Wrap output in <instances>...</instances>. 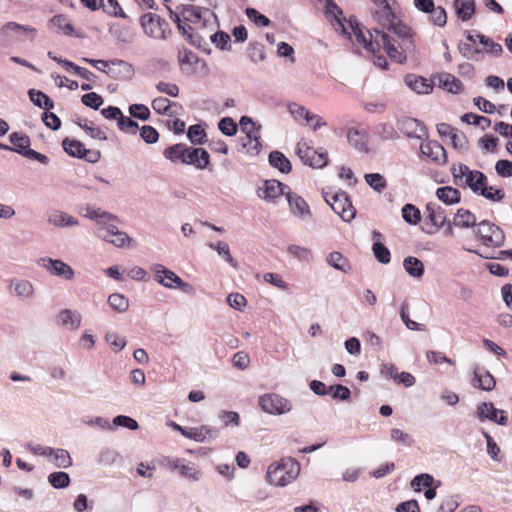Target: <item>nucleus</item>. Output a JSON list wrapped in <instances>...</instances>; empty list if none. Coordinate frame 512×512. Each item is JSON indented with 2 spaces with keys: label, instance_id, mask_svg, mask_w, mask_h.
Returning a JSON list of instances; mask_svg holds the SVG:
<instances>
[{
  "label": "nucleus",
  "instance_id": "obj_31",
  "mask_svg": "<svg viewBox=\"0 0 512 512\" xmlns=\"http://www.w3.org/2000/svg\"><path fill=\"white\" fill-rule=\"evenodd\" d=\"M82 215L87 219L95 221L96 227L100 224H104V220L106 219H116L114 214L92 205H86L82 208Z\"/></svg>",
  "mask_w": 512,
  "mask_h": 512
},
{
  "label": "nucleus",
  "instance_id": "obj_27",
  "mask_svg": "<svg viewBox=\"0 0 512 512\" xmlns=\"http://www.w3.org/2000/svg\"><path fill=\"white\" fill-rule=\"evenodd\" d=\"M353 34L357 43L361 44L367 51L375 54L377 52L376 43H375V30L373 32L368 31L367 35L362 31V29L356 25L352 26Z\"/></svg>",
  "mask_w": 512,
  "mask_h": 512
},
{
  "label": "nucleus",
  "instance_id": "obj_35",
  "mask_svg": "<svg viewBox=\"0 0 512 512\" xmlns=\"http://www.w3.org/2000/svg\"><path fill=\"white\" fill-rule=\"evenodd\" d=\"M326 262L329 266L343 273H349L351 270L349 261L338 251L330 252L326 256Z\"/></svg>",
  "mask_w": 512,
  "mask_h": 512
},
{
  "label": "nucleus",
  "instance_id": "obj_36",
  "mask_svg": "<svg viewBox=\"0 0 512 512\" xmlns=\"http://www.w3.org/2000/svg\"><path fill=\"white\" fill-rule=\"evenodd\" d=\"M403 266L407 274L413 278H421L425 271L423 262L413 256L406 257Z\"/></svg>",
  "mask_w": 512,
  "mask_h": 512
},
{
  "label": "nucleus",
  "instance_id": "obj_63",
  "mask_svg": "<svg viewBox=\"0 0 512 512\" xmlns=\"http://www.w3.org/2000/svg\"><path fill=\"white\" fill-rule=\"evenodd\" d=\"M435 483V480L432 475L427 473H422L414 477L411 482V486L415 491H420L421 487H431Z\"/></svg>",
  "mask_w": 512,
  "mask_h": 512
},
{
  "label": "nucleus",
  "instance_id": "obj_32",
  "mask_svg": "<svg viewBox=\"0 0 512 512\" xmlns=\"http://www.w3.org/2000/svg\"><path fill=\"white\" fill-rule=\"evenodd\" d=\"M426 212L432 223V225L439 229L444 227L447 221V215L444 208L436 203H428L426 206Z\"/></svg>",
  "mask_w": 512,
  "mask_h": 512
},
{
  "label": "nucleus",
  "instance_id": "obj_8",
  "mask_svg": "<svg viewBox=\"0 0 512 512\" xmlns=\"http://www.w3.org/2000/svg\"><path fill=\"white\" fill-rule=\"evenodd\" d=\"M170 426L174 430L180 432V434L182 436H184L185 438H188V439L194 440L196 442H200V443L209 442V441L215 439L218 435V430L215 427H211V426H207V425H202L199 427L185 428L175 422H171Z\"/></svg>",
  "mask_w": 512,
  "mask_h": 512
},
{
  "label": "nucleus",
  "instance_id": "obj_48",
  "mask_svg": "<svg viewBox=\"0 0 512 512\" xmlns=\"http://www.w3.org/2000/svg\"><path fill=\"white\" fill-rule=\"evenodd\" d=\"M287 252L299 261L310 262L313 259L311 249L305 246L292 244L287 247Z\"/></svg>",
  "mask_w": 512,
  "mask_h": 512
},
{
  "label": "nucleus",
  "instance_id": "obj_5",
  "mask_svg": "<svg viewBox=\"0 0 512 512\" xmlns=\"http://www.w3.org/2000/svg\"><path fill=\"white\" fill-rule=\"evenodd\" d=\"M143 33L154 40H166L171 30L169 24L158 14L145 13L140 18Z\"/></svg>",
  "mask_w": 512,
  "mask_h": 512
},
{
  "label": "nucleus",
  "instance_id": "obj_43",
  "mask_svg": "<svg viewBox=\"0 0 512 512\" xmlns=\"http://www.w3.org/2000/svg\"><path fill=\"white\" fill-rule=\"evenodd\" d=\"M269 163L272 167L278 169L282 173H289L291 171L290 161L279 151H273L269 154Z\"/></svg>",
  "mask_w": 512,
  "mask_h": 512
},
{
  "label": "nucleus",
  "instance_id": "obj_29",
  "mask_svg": "<svg viewBox=\"0 0 512 512\" xmlns=\"http://www.w3.org/2000/svg\"><path fill=\"white\" fill-rule=\"evenodd\" d=\"M326 16L333 25L336 31H341L342 33H346V28L342 19V11L341 9L332 1H326Z\"/></svg>",
  "mask_w": 512,
  "mask_h": 512
},
{
  "label": "nucleus",
  "instance_id": "obj_54",
  "mask_svg": "<svg viewBox=\"0 0 512 512\" xmlns=\"http://www.w3.org/2000/svg\"><path fill=\"white\" fill-rule=\"evenodd\" d=\"M402 218L410 225H417L420 220V211L412 204H406L402 208Z\"/></svg>",
  "mask_w": 512,
  "mask_h": 512
},
{
  "label": "nucleus",
  "instance_id": "obj_59",
  "mask_svg": "<svg viewBox=\"0 0 512 512\" xmlns=\"http://www.w3.org/2000/svg\"><path fill=\"white\" fill-rule=\"evenodd\" d=\"M499 411L500 410L496 409L494 405L490 402L481 403L477 407V415L481 420L489 419L490 421H493L494 419H496V415L499 414Z\"/></svg>",
  "mask_w": 512,
  "mask_h": 512
},
{
  "label": "nucleus",
  "instance_id": "obj_56",
  "mask_svg": "<svg viewBox=\"0 0 512 512\" xmlns=\"http://www.w3.org/2000/svg\"><path fill=\"white\" fill-rule=\"evenodd\" d=\"M242 147L246 149V152L251 156L258 155L262 147L259 135L256 134L242 139Z\"/></svg>",
  "mask_w": 512,
  "mask_h": 512
},
{
  "label": "nucleus",
  "instance_id": "obj_2",
  "mask_svg": "<svg viewBox=\"0 0 512 512\" xmlns=\"http://www.w3.org/2000/svg\"><path fill=\"white\" fill-rule=\"evenodd\" d=\"M38 30L30 25H21L15 21L6 22L0 27V43L4 45L34 42Z\"/></svg>",
  "mask_w": 512,
  "mask_h": 512
},
{
  "label": "nucleus",
  "instance_id": "obj_20",
  "mask_svg": "<svg viewBox=\"0 0 512 512\" xmlns=\"http://www.w3.org/2000/svg\"><path fill=\"white\" fill-rule=\"evenodd\" d=\"M210 161L208 152L203 148L186 147L183 164L195 166L198 169H205Z\"/></svg>",
  "mask_w": 512,
  "mask_h": 512
},
{
  "label": "nucleus",
  "instance_id": "obj_41",
  "mask_svg": "<svg viewBox=\"0 0 512 512\" xmlns=\"http://www.w3.org/2000/svg\"><path fill=\"white\" fill-rule=\"evenodd\" d=\"M439 86L444 90L454 94L461 92L463 89L462 82L451 74L440 75Z\"/></svg>",
  "mask_w": 512,
  "mask_h": 512
},
{
  "label": "nucleus",
  "instance_id": "obj_17",
  "mask_svg": "<svg viewBox=\"0 0 512 512\" xmlns=\"http://www.w3.org/2000/svg\"><path fill=\"white\" fill-rule=\"evenodd\" d=\"M375 43L377 52L383 48L389 57L397 63H403L406 60L404 53L390 42L389 36L384 32L375 30Z\"/></svg>",
  "mask_w": 512,
  "mask_h": 512
},
{
  "label": "nucleus",
  "instance_id": "obj_30",
  "mask_svg": "<svg viewBox=\"0 0 512 512\" xmlns=\"http://www.w3.org/2000/svg\"><path fill=\"white\" fill-rule=\"evenodd\" d=\"M406 85L418 94H429L433 90V85L425 78L414 74L405 77Z\"/></svg>",
  "mask_w": 512,
  "mask_h": 512
},
{
  "label": "nucleus",
  "instance_id": "obj_40",
  "mask_svg": "<svg viewBox=\"0 0 512 512\" xmlns=\"http://www.w3.org/2000/svg\"><path fill=\"white\" fill-rule=\"evenodd\" d=\"M454 6L457 16L462 21L469 20L475 12L474 0H455Z\"/></svg>",
  "mask_w": 512,
  "mask_h": 512
},
{
  "label": "nucleus",
  "instance_id": "obj_45",
  "mask_svg": "<svg viewBox=\"0 0 512 512\" xmlns=\"http://www.w3.org/2000/svg\"><path fill=\"white\" fill-rule=\"evenodd\" d=\"M186 153V146L184 144L178 143L172 146L167 147L163 151V156L171 161L172 163H181L183 164V159Z\"/></svg>",
  "mask_w": 512,
  "mask_h": 512
},
{
  "label": "nucleus",
  "instance_id": "obj_25",
  "mask_svg": "<svg viewBox=\"0 0 512 512\" xmlns=\"http://www.w3.org/2000/svg\"><path fill=\"white\" fill-rule=\"evenodd\" d=\"M347 139L355 149L361 152L368 151V134L364 129L359 127L350 128L347 133Z\"/></svg>",
  "mask_w": 512,
  "mask_h": 512
},
{
  "label": "nucleus",
  "instance_id": "obj_34",
  "mask_svg": "<svg viewBox=\"0 0 512 512\" xmlns=\"http://www.w3.org/2000/svg\"><path fill=\"white\" fill-rule=\"evenodd\" d=\"M465 184L470 187L474 193L480 194L483 189L487 187L486 176L477 170L469 173L468 178L465 179Z\"/></svg>",
  "mask_w": 512,
  "mask_h": 512
},
{
  "label": "nucleus",
  "instance_id": "obj_55",
  "mask_svg": "<svg viewBox=\"0 0 512 512\" xmlns=\"http://www.w3.org/2000/svg\"><path fill=\"white\" fill-rule=\"evenodd\" d=\"M181 15L185 23H198L201 20V10L197 6H183L181 10Z\"/></svg>",
  "mask_w": 512,
  "mask_h": 512
},
{
  "label": "nucleus",
  "instance_id": "obj_12",
  "mask_svg": "<svg viewBox=\"0 0 512 512\" xmlns=\"http://www.w3.org/2000/svg\"><path fill=\"white\" fill-rule=\"evenodd\" d=\"M62 146L70 156L85 159L90 163L97 162L101 157L100 151L86 149L80 141L75 139L65 138L62 141Z\"/></svg>",
  "mask_w": 512,
  "mask_h": 512
},
{
  "label": "nucleus",
  "instance_id": "obj_38",
  "mask_svg": "<svg viewBox=\"0 0 512 512\" xmlns=\"http://www.w3.org/2000/svg\"><path fill=\"white\" fill-rule=\"evenodd\" d=\"M177 58L181 70L184 72H189L190 69L199 62L198 56L186 48L178 50Z\"/></svg>",
  "mask_w": 512,
  "mask_h": 512
},
{
  "label": "nucleus",
  "instance_id": "obj_22",
  "mask_svg": "<svg viewBox=\"0 0 512 512\" xmlns=\"http://www.w3.org/2000/svg\"><path fill=\"white\" fill-rule=\"evenodd\" d=\"M82 316L77 310L64 308L56 315V323L70 330H77L81 326Z\"/></svg>",
  "mask_w": 512,
  "mask_h": 512
},
{
  "label": "nucleus",
  "instance_id": "obj_19",
  "mask_svg": "<svg viewBox=\"0 0 512 512\" xmlns=\"http://www.w3.org/2000/svg\"><path fill=\"white\" fill-rule=\"evenodd\" d=\"M285 186L277 180H266L261 187L257 190V195L260 199L266 202H273L278 197L286 194Z\"/></svg>",
  "mask_w": 512,
  "mask_h": 512
},
{
  "label": "nucleus",
  "instance_id": "obj_61",
  "mask_svg": "<svg viewBox=\"0 0 512 512\" xmlns=\"http://www.w3.org/2000/svg\"><path fill=\"white\" fill-rule=\"evenodd\" d=\"M461 120L467 124H474L480 126L483 130L490 127L491 125V120L489 118L473 113L464 114L461 117Z\"/></svg>",
  "mask_w": 512,
  "mask_h": 512
},
{
  "label": "nucleus",
  "instance_id": "obj_50",
  "mask_svg": "<svg viewBox=\"0 0 512 512\" xmlns=\"http://www.w3.org/2000/svg\"><path fill=\"white\" fill-rule=\"evenodd\" d=\"M288 111L291 114V116L296 121H300L301 119H304L306 123H312L313 118L312 113H310L304 106L297 104V103H290L288 105Z\"/></svg>",
  "mask_w": 512,
  "mask_h": 512
},
{
  "label": "nucleus",
  "instance_id": "obj_52",
  "mask_svg": "<svg viewBox=\"0 0 512 512\" xmlns=\"http://www.w3.org/2000/svg\"><path fill=\"white\" fill-rule=\"evenodd\" d=\"M79 126L85 131V133L92 139L99 141L107 140L106 132L98 126H95L92 122L87 120L84 123H79Z\"/></svg>",
  "mask_w": 512,
  "mask_h": 512
},
{
  "label": "nucleus",
  "instance_id": "obj_9",
  "mask_svg": "<svg viewBox=\"0 0 512 512\" xmlns=\"http://www.w3.org/2000/svg\"><path fill=\"white\" fill-rule=\"evenodd\" d=\"M38 265L45 269L51 276L71 281L75 277L74 269L61 259H53L51 257H42L38 261Z\"/></svg>",
  "mask_w": 512,
  "mask_h": 512
},
{
  "label": "nucleus",
  "instance_id": "obj_39",
  "mask_svg": "<svg viewBox=\"0 0 512 512\" xmlns=\"http://www.w3.org/2000/svg\"><path fill=\"white\" fill-rule=\"evenodd\" d=\"M373 18L382 26V28L391 27L396 17L390 5L383 6V8L375 9L373 11Z\"/></svg>",
  "mask_w": 512,
  "mask_h": 512
},
{
  "label": "nucleus",
  "instance_id": "obj_60",
  "mask_svg": "<svg viewBox=\"0 0 512 512\" xmlns=\"http://www.w3.org/2000/svg\"><path fill=\"white\" fill-rule=\"evenodd\" d=\"M391 440L404 447H410L413 444V438L410 434L404 432L399 428H393L390 434Z\"/></svg>",
  "mask_w": 512,
  "mask_h": 512
},
{
  "label": "nucleus",
  "instance_id": "obj_46",
  "mask_svg": "<svg viewBox=\"0 0 512 512\" xmlns=\"http://www.w3.org/2000/svg\"><path fill=\"white\" fill-rule=\"evenodd\" d=\"M108 305L117 313H125L129 309L128 298L121 293H112L107 299Z\"/></svg>",
  "mask_w": 512,
  "mask_h": 512
},
{
  "label": "nucleus",
  "instance_id": "obj_13",
  "mask_svg": "<svg viewBox=\"0 0 512 512\" xmlns=\"http://www.w3.org/2000/svg\"><path fill=\"white\" fill-rule=\"evenodd\" d=\"M291 215L301 221L312 219V212L307 201L295 192L288 191L285 194Z\"/></svg>",
  "mask_w": 512,
  "mask_h": 512
},
{
  "label": "nucleus",
  "instance_id": "obj_47",
  "mask_svg": "<svg viewBox=\"0 0 512 512\" xmlns=\"http://www.w3.org/2000/svg\"><path fill=\"white\" fill-rule=\"evenodd\" d=\"M9 139L13 145L11 151H14L20 155H23L24 152L30 146V138L26 135L14 132V133L10 134Z\"/></svg>",
  "mask_w": 512,
  "mask_h": 512
},
{
  "label": "nucleus",
  "instance_id": "obj_23",
  "mask_svg": "<svg viewBox=\"0 0 512 512\" xmlns=\"http://www.w3.org/2000/svg\"><path fill=\"white\" fill-rule=\"evenodd\" d=\"M400 130L410 138H422L426 135V127L414 118H404L399 123Z\"/></svg>",
  "mask_w": 512,
  "mask_h": 512
},
{
  "label": "nucleus",
  "instance_id": "obj_26",
  "mask_svg": "<svg viewBox=\"0 0 512 512\" xmlns=\"http://www.w3.org/2000/svg\"><path fill=\"white\" fill-rule=\"evenodd\" d=\"M49 25L55 28H58L63 34L67 36H76L78 38H83L84 34L81 32H77L73 25L70 23L68 17L64 14H58L53 16L49 20Z\"/></svg>",
  "mask_w": 512,
  "mask_h": 512
},
{
  "label": "nucleus",
  "instance_id": "obj_6",
  "mask_svg": "<svg viewBox=\"0 0 512 512\" xmlns=\"http://www.w3.org/2000/svg\"><path fill=\"white\" fill-rule=\"evenodd\" d=\"M258 403L261 409L270 415H282L290 412L292 409V404L289 400L274 393L260 396Z\"/></svg>",
  "mask_w": 512,
  "mask_h": 512
},
{
  "label": "nucleus",
  "instance_id": "obj_42",
  "mask_svg": "<svg viewBox=\"0 0 512 512\" xmlns=\"http://www.w3.org/2000/svg\"><path fill=\"white\" fill-rule=\"evenodd\" d=\"M53 465L57 468H69L72 465L70 453L62 448H53L50 456Z\"/></svg>",
  "mask_w": 512,
  "mask_h": 512
},
{
  "label": "nucleus",
  "instance_id": "obj_57",
  "mask_svg": "<svg viewBox=\"0 0 512 512\" xmlns=\"http://www.w3.org/2000/svg\"><path fill=\"white\" fill-rule=\"evenodd\" d=\"M476 37L478 38L479 42L484 46L485 51L493 56H499L503 52V48L499 43L494 42L490 38L481 35L476 34Z\"/></svg>",
  "mask_w": 512,
  "mask_h": 512
},
{
  "label": "nucleus",
  "instance_id": "obj_64",
  "mask_svg": "<svg viewBox=\"0 0 512 512\" xmlns=\"http://www.w3.org/2000/svg\"><path fill=\"white\" fill-rule=\"evenodd\" d=\"M105 341L115 352L121 351L126 345V339L116 332H107L105 335Z\"/></svg>",
  "mask_w": 512,
  "mask_h": 512
},
{
  "label": "nucleus",
  "instance_id": "obj_62",
  "mask_svg": "<svg viewBox=\"0 0 512 512\" xmlns=\"http://www.w3.org/2000/svg\"><path fill=\"white\" fill-rule=\"evenodd\" d=\"M48 481L54 488H65L70 483V477L66 472H54L48 476Z\"/></svg>",
  "mask_w": 512,
  "mask_h": 512
},
{
  "label": "nucleus",
  "instance_id": "obj_37",
  "mask_svg": "<svg viewBox=\"0 0 512 512\" xmlns=\"http://www.w3.org/2000/svg\"><path fill=\"white\" fill-rule=\"evenodd\" d=\"M436 196L447 205L459 203L461 199L459 190L451 186L438 188L436 190Z\"/></svg>",
  "mask_w": 512,
  "mask_h": 512
},
{
  "label": "nucleus",
  "instance_id": "obj_58",
  "mask_svg": "<svg viewBox=\"0 0 512 512\" xmlns=\"http://www.w3.org/2000/svg\"><path fill=\"white\" fill-rule=\"evenodd\" d=\"M366 183L375 191L382 192L387 187L385 178L379 173L365 174Z\"/></svg>",
  "mask_w": 512,
  "mask_h": 512
},
{
  "label": "nucleus",
  "instance_id": "obj_11",
  "mask_svg": "<svg viewBox=\"0 0 512 512\" xmlns=\"http://www.w3.org/2000/svg\"><path fill=\"white\" fill-rule=\"evenodd\" d=\"M476 234L486 246L499 247L504 243L505 239L502 230L488 221H482L478 224Z\"/></svg>",
  "mask_w": 512,
  "mask_h": 512
},
{
  "label": "nucleus",
  "instance_id": "obj_44",
  "mask_svg": "<svg viewBox=\"0 0 512 512\" xmlns=\"http://www.w3.org/2000/svg\"><path fill=\"white\" fill-rule=\"evenodd\" d=\"M476 223V217L473 213H471L469 210L460 208L456 212L454 218H453V224L454 226L461 227V228H469L474 226Z\"/></svg>",
  "mask_w": 512,
  "mask_h": 512
},
{
  "label": "nucleus",
  "instance_id": "obj_28",
  "mask_svg": "<svg viewBox=\"0 0 512 512\" xmlns=\"http://www.w3.org/2000/svg\"><path fill=\"white\" fill-rule=\"evenodd\" d=\"M109 33L117 42L123 44H130L136 38V33L131 27L120 24L111 25Z\"/></svg>",
  "mask_w": 512,
  "mask_h": 512
},
{
  "label": "nucleus",
  "instance_id": "obj_24",
  "mask_svg": "<svg viewBox=\"0 0 512 512\" xmlns=\"http://www.w3.org/2000/svg\"><path fill=\"white\" fill-rule=\"evenodd\" d=\"M472 385L484 391H492L496 385V381L488 371L475 369L472 377Z\"/></svg>",
  "mask_w": 512,
  "mask_h": 512
},
{
  "label": "nucleus",
  "instance_id": "obj_10",
  "mask_svg": "<svg viewBox=\"0 0 512 512\" xmlns=\"http://www.w3.org/2000/svg\"><path fill=\"white\" fill-rule=\"evenodd\" d=\"M7 290L9 294L22 301H29L36 296L35 285L26 278L14 277L8 281Z\"/></svg>",
  "mask_w": 512,
  "mask_h": 512
},
{
  "label": "nucleus",
  "instance_id": "obj_3",
  "mask_svg": "<svg viewBox=\"0 0 512 512\" xmlns=\"http://www.w3.org/2000/svg\"><path fill=\"white\" fill-rule=\"evenodd\" d=\"M118 218L116 219H106L104 220V224H100L96 228V236L103 241H106L117 248H125L132 247L133 240L129 237V235L120 231L118 227L114 224Z\"/></svg>",
  "mask_w": 512,
  "mask_h": 512
},
{
  "label": "nucleus",
  "instance_id": "obj_4",
  "mask_svg": "<svg viewBox=\"0 0 512 512\" xmlns=\"http://www.w3.org/2000/svg\"><path fill=\"white\" fill-rule=\"evenodd\" d=\"M154 280L167 289H180L185 293H192L193 287L184 282L175 272L166 268L163 264L154 263L150 267Z\"/></svg>",
  "mask_w": 512,
  "mask_h": 512
},
{
  "label": "nucleus",
  "instance_id": "obj_7",
  "mask_svg": "<svg viewBox=\"0 0 512 512\" xmlns=\"http://www.w3.org/2000/svg\"><path fill=\"white\" fill-rule=\"evenodd\" d=\"M324 198L327 204L343 221L349 222L355 217V209L345 192H336L331 198L328 197V194H325Z\"/></svg>",
  "mask_w": 512,
  "mask_h": 512
},
{
  "label": "nucleus",
  "instance_id": "obj_33",
  "mask_svg": "<svg viewBox=\"0 0 512 512\" xmlns=\"http://www.w3.org/2000/svg\"><path fill=\"white\" fill-rule=\"evenodd\" d=\"M388 30L394 32L403 40V46L405 49H409L413 46L412 43V30L406 24L398 21L397 19L392 23L391 27L387 28Z\"/></svg>",
  "mask_w": 512,
  "mask_h": 512
},
{
  "label": "nucleus",
  "instance_id": "obj_53",
  "mask_svg": "<svg viewBox=\"0 0 512 512\" xmlns=\"http://www.w3.org/2000/svg\"><path fill=\"white\" fill-rule=\"evenodd\" d=\"M28 93H29L30 100L36 106H38L40 108H46V109L53 108V102L45 93L35 90V89H30Z\"/></svg>",
  "mask_w": 512,
  "mask_h": 512
},
{
  "label": "nucleus",
  "instance_id": "obj_14",
  "mask_svg": "<svg viewBox=\"0 0 512 512\" xmlns=\"http://www.w3.org/2000/svg\"><path fill=\"white\" fill-rule=\"evenodd\" d=\"M168 467L177 471L178 474L189 481L197 482L202 478V471L198 466L183 458L168 459Z\"/></svg>",
  "mask_w": 512,
  "mask_h": 512
},
{
  "label": "nucleus",
  "instance_id": "obj_51",
  "mask_svg": "<svg viewBox=\"0 0 512 512\" xmlns=\"http://www.w3.org/2000/svg\"><path fill=\"white\" fill-rule=\"evenodd\" d=\"M167 9L170 13V18L174 23H176L178 30L181 31L183 35L187 36L190 43L195 44V41L193 40V35L190 33L191 27L183 21L181 12H173V10L168 6Z\"/></svg>",
  "mask_w": 512,
  "mask_h": 512
},
{
  "label": "nucleus",
  "instance_id": "obj_49",
  "mask_svg": "<svg viewBox=\"0 0 512 512\" xmlns=\"http://www.w3.org/2000/svg\"><path fill=\"white\" fill-rule=\"evenodd\" d=\"M106 14L117 18H127L126 13L121 8L117 0H101V8Z\"/></svg>",
  "mask_w": 512,
  "mask_h": 512
},
{
  "label": "nucleus",
  "instance_id": "obj_15",
  "mask_svg": "<svg viewBox=\"0 0 512 512\" xmlns=\"http://www.w3.org/2000/svg\"><path fill=\"white\" fill-rule=\"evenodd\" d=\"M297 153L306 165H309L313 168H323L327 165V152L315 150L306 146L305 144H298Z\"/></svg>",
  "mask_w": 512,
  "mask_h": 512
},
{
  "label": "nucleus",
  "instance_id": "obj_21",
  "mask_svg": "<svg viewBox=\"0 0 512 512\" xmlns=\"http://www.w3.org/2000/svg\"><path fill=\"white\" fill-rule=\"evenodd\" d=\"M109 62L110 66H107L106 71L108 76L116 79H130L134 75V68L129 62L120 59L110 60Z\"/></svg>",
  "mask_w": 512,
  "mask_h": 512
},
{
  "label": "nucleus",
  "instance_id": "obj_1",
  "mask_svg": "<svg viewBox=\"0 0 512 512\" xmlns=\"http://www.w3.org/2000/svg\"><path fill=\"white\" fill-rule=\"evenodd\" d=\"M300 471V464L295 459L282 458L268 466L266 482L275 487H285L299 477Z\"/></svg>",
  "mask_w": 512,
  "mask_h": 512
},
{
  "label": "nucleus",
  "instance_id": "obj_18",
  "mask_svg": "<svg viewBox=\"0 0 512 512\" xmlns=\"http://www.w3.org/2000/svg\"><path fill=\"white\" fill-rule=\"evenodd\" d=\"M420 150L423 156L429 158L436 164L443 165L447 162V154L444 147L437 141H426L420 146Z\"/></svg>",
  "mask_w": 512,
  "mask_h": 512
},
{
  "label": "nucleus",
  "instance_id": "obj_16",
  "mask_svg": "<svg viewBox=\"0 0 512 512\" xmlns=\"http://www.w3.org/2000/svg\"><path fill=\"white\" fill-rule=\"evenodd\" d=\"M47 222L49 225L59 229L77 227L80 225L78 218L59 209L51 210L48 213Z\"/></svg>",
  "mask_w": 512,
  "mask_h": 512
}]
</instances>
